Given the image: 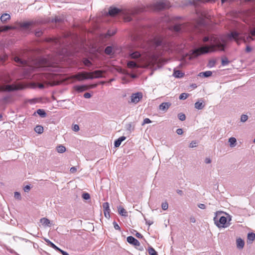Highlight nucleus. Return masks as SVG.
I'll return each mask as SVG.
<instances>
[{
	"label": "nucleus",
	"mask_w": 255,
	"mask_h": 255,
	"mask_svg": "<svg viewBox=\"0 0 255 255\" xmlns=\"http://www.w3.org/2000/svg\"><path fill=\"white\" fill-rule=\"evenodd\" d=\"M14 60L18 66L23 67L24 78H32L34 75L31 74L34 72L38 75L34 78L42 82V83H38L37 85L40 89L44 87V84L46 83L47 80L53 78L54 74L53 73L57 71L58 69L57 63L52 62L45 58L25 60L16 56L14 57Z\"/></svg>",
	"instance_id": "nucleus-1"
},
{
	"label": "nucleus",
	"mask_w": 255,
	"mask_h": 255,
	"mask_svg": "<svg viewBox=\"0 0 255 255\" xmlns=\"http://www.w3.org/2000/svg\"><path fill=\"white\" fill-rule=\"evenodd\" d=\"M133 39L135 46L141 48L142 51L131 52L129 56L131 59H138L144 53L146 54L147 56H152L156 53V48L163 47V39L161 36H156L149 41H145L137 35L134 36Z\"/></svg>",
	"instance_id": "nucleus-2"
},
{
	"label": "nucleus",
	"mask_w": 255,
	"mask_h": 255,
	"mask_svg": "<svg viewBox=\"0 0 255 255\" xmlns=\"http://www.w3.org/2000/svg\"><path fill=\"white\" fill-rule=\"evenodd\" d=\"M244 21L250 26L248 32L233 31L227 35L229 40H234L239 44L241 40L250 42L255 39V11L249 10L244 16Z\"/></svg>",
	"instance_id": "nucleus-3"
},
{
	"label": "nucleus",
	"mask_w": 255,
	"mask_h": 255,
	"mask_svg": "<svg viewBox=\"0 0 255 255\" xmlns=\"http://www.w3.org/2000/svg\"><path fill=\"white\" fill-rule=\"evenodd\" d=\"M203 41L204 42H209V45H204L194 49L192 53V56L197 57L201 54L214 51L216 49L224 51L227 43L226 39L215 36H206L204 37Z\"/></svg>",
	"instance_id": "nucleus-4"
},
{
	"label": "nucleus",
	"mask_w": 255,
	"mask_h": 255,
	"mask_svg": "<svg viewBox=\"0 0 255 255\" xmlns=\"http://www.w3.org/2000/svg\"><path fill=\"white\" fill-rule=\"evenodd\" d=\"M136 11L134 9H128L121 10L118 8L111 7L109 10V14L114 16L117 14H121L123 16L124 20L126 21H130L132 19V16L136 13Z\"/></svg>",
	"instance_id": "nucleus-5"
},
{
	"label": "nucleus",
	"mask_w": 255,
	"mask_h": 255,
	"mask_svg": "<svg viewBox=\"0 0 255 255\" xmlns=\"http://www.w3.org/2000/svg\"><path fill=\"white\" fill-rule=\"evenodd\" d=\"M11 81V78L8 76H5L4 77H0V82L2 84H6L10 82ZM19 88L14 85H0V91H7L10 92L18 89Z\"/></svg>",
	"instance_id": "nucleus-6"
},
{
	"label": "nucleus",
	"mask_w": 255,
	"mask_h": 255,
	"mask_svg": "<svg viewBox=\"0 0 255 255\" xmlns=\"http://www.w3.org/2000/svg\"><path fill=\"white\" fill-rule=\"evenodd\" d=\"M218 213H222L221 212H217L215 213V217H214L213 220L214 221L215 224L218 227V228H225L227 226H225V224L227 223V219L226 217L224 216H222L220 218L219 220L217 218V215Z\"/></svg>",
	"instance_id": "nucleus-7"
},
{
	"label": "nucleus",
	"mask_w": 255,
	"mask_h": 255,
	"mask_svg": "<svg viewBox=\"0 0 255 255\" xmlns=\"http://www.w3.org/2000/svg\"><path fill=\"white\" fill-rule=\"evenodd\" d=\"M154 9L160 10L168 7L167 1H158L153 4Z\"/></svg>",
	"instance_id": "nucleus-8"
},
{
	"label": "nucleus",
	"mask_w": 255,
	"mask_h": 255,
	"mask_svg": "<svg viewBox=\"0 0 255 255\" xmlns=\"http://www.w3.org/2000/svg\"><path fill=\"white\" fill-rule=\"evenodd\" d=\"M173 30L176 32L180 33L187 31L188 28L185 24H176L173 26Z\"/></svg>",
	"instance_id": "nucleus-9"
},
{
	"label": "nucleus",
	"mask_w": 255,
	"mask_h": 255,
	"mask_svg": "<svg viewBox=\"0 0 255 255\" xmlns=\"http://www.w3.org/2000/svg\"><path fill=\"white\" fill-rule=\"evenodd\" d=\"M90 73L86 72H80L73 76V78L78 80H84L90 79Z\"/></svg>",
	"instance_id": "nucleus-10"
},
{
	"label": "nucleus",
	"mask_w": 255,
	"mask_h": 255,
	"mask_svg": "<svg viewBox=\"0 0 255 255\" xmlns=\"http://www.w3.org/2000/svg\"><path fill=\"white\" fill-rule=\"evenodd\" d=\"M105 73V71L102 70H96L93 72H90V79L94 78H100L103 77V74Z\"/></svg>",
	"instance_id": "nucleus-11"
},
{
	"label": "nucleus",
	"mask_w": 255,
	"mask_h": 255,
	"mask_svg": "<svg viewBox=\"0 0 255 255\" xmlns=\"http://www.w3.org/2000/svg\"><path fill=\"white\" fill-rule=\"evenodd\" d=\"M142 98V94L140 92H137L132 94L130 96L131 102L136 104Z\"/></svg>",
	"instance_id": "nucleus-12"
},
{
	"label": "nucleus",
	"mask_w": 255,
	"mask_h": 255,
	"mask_svg": "<svg viewBox=\"0 0 255 255\" xmlns=\"http://www.w3.org/2000/svg\"><path fill=\"white\" fill-rule=\"evenodd\" d=\"M127 242L132 245L135 246L140 247V244L139 241L132 236H128L127 239Z\"/></svg>",
	"instance_id": "nucleus-13"
},
{
	"label": "nucleus",
	"mask_w": 255,
	"mask_h": 255,
	"mask_svg": "<svg viewBox=\"0 0 255 255\" xmlns=\"http://www.w3.org/2000/svg\"><path fill=\"white\" fill-rule=\"evenodd\" d=\"M103 207L104 208V212L105 214V216L107 218H109L110 217V209L109 207V204L108 202H105L103 204Z\"/></svg>",
	"instance_id": "nucleus-14"
},
{
	"label": "nucleus",
	"mask_w": 255,
	"mask_h": 255,
	"mask_svg": "<svg viewBox=\"0 0 255 255\" xmlns=\"http://www.w3.org/2000/svg\"><path fill=\"white\" fill-rule=\"evenodd\" d=\"M171 104L170 103H162L159 105V109L161 111H166L168 110Z\"/></svg>",
	"instance_id": "nucleus-15"
},
{
	"label": "nucleus",
	"mask_w": 255,
	"mask_h": 255,
	"mask_svg": "<svg viewBox=\"0 0 255 255\" xmlns=\"http://www.w3.org/2000/svg\"><path fill=\"white\" fill-rule=\"evenodd\" d=\"M205 105L203 104V100L201 99L195 104V108L198 110H202L204 108Z\"/></svg>",
	"instance_id": "nucleus-16"
},
{
	"label": "nucleus",
	"mask_w": 255,
	"mask_h": 255,
	"mask_svg": "<svg viewBox=\"0 0 255 255\" xmlns=\"http://www.w3.org/2000/svg\"><path fill=\"white\" fill-rule=\"evenodd\" d=\"M127 66L128 68L131 69H134L138 68V64L135 61H129L127 63Z\"/></svg>",
	"instance_id": "nucleus-17"
},
{
	"label": "nucleus",
	"mask_w": 255,
	"mask_h": 255,
	"mask_svg": "<svg viewBox=\"0 0 255 255\" xmlns=\"http://www.w3.org/2000/svg\"><path fill=\"white\" fill-rule=\"evenodd\" d=\"M237 248L239 249H242L244 248L245 245V242L241 238H239L237 239Z\"/></svg>",
	"instance_id": "nucleus-18"
},
{
	"label": "nucleus",
	"mask_w": 255,
	"mask_h": 255,
	"mask_svg": "<svg viewBox=\"0 0 255 255\" xmlns=\"http://www.w3.org/2000/svg\"><path fill=\"white\" fill-rule=\"evenodd\" d=\"M10 18V16L8 13H3L0 16V20L2 23H4L9 20Z\"/></svg>",
	"instance_id": "nucleus-19"
},
{
	"label": "nucleus",
	"mask_w": 255,
	"mask_h": 255,
	"mask_svg": "<svg viewBox=\"0 0 255 255\" xmlns=\"http://www.w3.org/2000/svg\"><path fill=\"white\" fill-rule=\"evenodd\" d=\"M118 212L119 213L123 216L127 217L128 216V212L123 207L121 206H119L118 207Z\"/></svg>",
	"instance_id": "nucleus-20"
},
{
	"label": "nucleus",
	"mask_w": 255,
	"mask_h": 255,
	"mask_svg": "<svg viewBox=\"0 0 255 255\" xmlns=\"http://www.w3.org/2000/svg\"><path fill=\"white\" fill-rule=\"evenodd\" d=\"M212 74V72L210 71H207L205 72H201L199 74L198 76L200 77H209Z\"/></svg>",
	"instance_id": "nucleus-21"
},
{
	"label": "nucleus",
	"mask_w": 255,
	"mask_h": 255,
	"mask_svg": "<svg viewBox=\"0 0 255 255\" xmlns=\"http://www.w3.org/2000/svg\"><path fill=\"white\" fill-rule=\"evenodd\" d=\"M40 222L43 225H44L46 226H50V222L47 218H43L41 219Z\"/></svg>",
	"instance_id": "nucleus-22"
},
{
	"label": "nucleus",
	"mask_w": 255,
	"mask_h": 255,
	"mask_svg": "<svg viewBox=\"0 0 255 255\" xmlns=\"http://www.w3.org/2000/svg\"><path fill=\"white\" fill-rule=\"evenodd\" d=\"M13 27L9 25H4L0 26V32L6 31L10 29H13Z\"/></svg>",
	"instance_id": "nucleus-23"
},
{
	"label": "nucleus",
	"mask_w": 255,
	"mask_h": 255,
	"mask_svg": "<svg viewBox=\"0 0 255 255\" xmlns=\"http://www.w3.org/2000/svg\"><path fill=\"white\" fill-rule=\"evenodd\" d=\"M46 242L48 244V245L50 246L51 248L55 250L56 251H58L59 250V248L57 247L54 244L51 242L49 240H45Z\"/></svg>",
	"instance_id": "nucleus-24"
},
{
	"label": "nucleus",
	"mask_w": 255,
	"mask_h": 255,
	"mask_svg": "<svg viewBox=\"0 0 255 255\" xmlns=\"http://www.w3.org/2000/svg\"><path fill=\"white\" fill-rule=\"evenodd\" d=\"M173 76L176 78H181L183 76V73H182L179 70H174Z\"/></svg>",
	"instance_id": "nucleus-25"
},
{
	"label": "nucleus",
	"mask_w": 255,
	"mask_h": 255,
	"mask_svg": "<svg viewBox=\"0 0 255 255\" xmlns=\"http://www.w3.org/2000/svg\"><path fill=\"white\" fill-rule=\"evenodd\" d=\"M34 130L36 132L41 134L43 132V128L41 126H37L34 128Z\"/></svg>",
	"instance_id": "nucleus-26"
},
{
	"label": "nucleus",
	"mask_w": 255,
	"mask_h": 255,
	"mask_svg": "<svg viewBox=\"0 0 255 255\" xmlns=\"http://www.w3.org/2000/svg\"><path fill=\"white\" fill-rule=\"evenodd\" d=\"M236 142L237 140L236 138L234 137H231L229 139V142L230 143V145L231 147H234Z\"/></svg>",
	"instance_id": "nucleus-27"
},
{
	"label": "nucleus",
	"mask_w": 255,
	"mask_h": 255,
	"mask_svg": "<svg viewBox=\"0 0 255 255\" xmlns=\"http://www.w3.org/2000/svg\"><path fill=\"white\" fill-rule=\"evenodd\" d=\"M64 20V18L62 16H56L54 19L52 20V22H54L55 23L62 22Z\"/></svg>",
	"instance_id": "nucleus-28"
},
{
	"label": "nucleus",
	"mask_w": 255,
	"mask_h": 255,
	"mask_svg": "<svg viewBox=\"0 0 255 255\" xmlns=\"http://www.w3.org/2000/svg\"><path fill=\"white\" fill-rule=\"evenodd\" d=\"M57 150L58 152L62 153L65 151L66 148L64 146L60 145H59L58 146H57Z\"/></svg>",
	"instance_id": "nucleus-29"
},
{
	"label": "nucleus",
	"mask_w": 255,
	"mask_h": 255,
	"mask_svg": "<svg viewBox=\"0 0 255 255\" xmlns=\"http://www.w3.org/2000/svg\"><path fill=\"white\" fill-rule=\"evenodd\" d=\"M255 239V234L254 233H250L248 235V240L253 242Z\"/></svg>",
	"instance_id": "nucleus-30"
},
{
	"label": "nucleus",
	"mask_w": 255,
	"mask_h": 255,
	"mask_svg": "<svg viewBox=\"0 0 255 255\" xmlns=\"http://www.w3.org/2000/svg\"><path fill=\"white\" fill-rule=\"evenodd\" d=\"M37 113L42 118L45 117L46 115L45 112L43 109H38L37 111Z\"/></svg>",
	"instance_id": "nucleus-31"
},
{
	"label": "nucleus",
	"mask_w": 255,
	"mask_h": 255,
	"mask_svg": "<svg viewBox=\"0 0 255 255\" xmlns=\"http://www.w3.org/2000/svg\"><path fill=\"white\" fill-rule=\"evenodd\" d=\"M148 253L150 255H158L157 252L151 247L148 248Z\"/></svg>",
	"instance_id": "nucleus-32"
},
{
	"label": "nucleus",
	"mask_w": 255,
	"mask_h": 255,
	"mask_svg": "<svg viewBox=\"0 0 255 255\" xmlns=\"http://www.w3.org/2000/svg\"><path fill=\"white\" fill-rule=\"evenodd\" d=\"M113 48L111 46H107L105 50V52L108 55H111L112 53Z\"/></svg>",
	"instance_id": "nucleus-33"
},
{
	"label": "nucleus",
	"mask_w": 255,
	"mask_h": 255,
	"mask_svg": "<svg viewBox=\"0 0 255 255\" xmlns=\"http://www.w3.org/2000/svg\"><path fill=\"white\" fill-rule=\"evenodd\" d=\"M200 2H201L200 0H190V3L191 4L194 5L195 6H197L199 4Z\"/></svg>",
	"instance_id": "nucleus-34"
},
{
	"label": "nucleus",
	"mask_w": 255,
	"mask_h": 255,
	"mask_svg": "<svg viewBox=\"0 0 255 255\" xmlns=\"http://www.w3.org/2000/svg\"><path fill=\"white\" fill-rule=\"evenodd\" d=\"M188 96H189V94L187 93H182L179 96V99L180 100H185L188 98Z\"/></svg>",
	"instance_id": "nucleus-35"
},
{
	"label": "nucleus",
	"mask_w": 255,
	"mask_h": 255,
	"mask_svg": "<svg viewBox=\"0 0 255 255\" xmlns=\"http://www.w3.org/2000/svg\"><path fill=\"white\" fill-rule=\"evenodd\" d=\"M216 64V61L215 60H210L208 64V66L210 68H212L215 66Z\"/></svg>",
	"instance_id": "nucleus-36"
},
{
	"label": "nucleus",
	"mask_w": 255,
	"mask_h": 255,
	"mask_svg": "<svg viewBox=\"0 0 255 255\" xmlns=\"http://www.w3.org/2000/svg\"><path fill=\"white\" fill-rule=\"evenodd\" d=\"M126 129L127 130L131 132L132 131L134 130V128L132 127L131 124L129 123L126 125Z\"/></svg>",
	"instance_id": "nucleus-37"
},
{
	"label": "nucleus",
	"mask_w": 255,
	"mask_h": 255,
	"mask_svg": "<svg viewBox=\"0 0 255 255\" xmlns=\"http://www.w3.org/2000/svg\"><path fill=\"white\" fill-rule=\"evenodd\" d=\"M178 117L179 119L181 121H183L185 120V119H186L185 115L184 114H182L181 113L178 114Z\"/></svg>",
	"instance_id": "nucleus-38"
},
{
	"label": "nucleus",
	"mask_w": 255,
	"mask_h": 255,
	"mask_svg": "<svg viewBox=\"0 0 255 255\" xmlns=\"http://www.w3.org/2000/svg\"><path fill=\"white\" fill-rule=\"evenodd\" d=\"M83 63L86 66H90L92 65L91 62L88 59H84L83 60Z\"/></svg>",
	"instance_id": "nucleus-39"
},
{
	"label": "nucleus",
	"mask_w": 255,
	"mask_h": 255,
	"mask_svg": "<svg viewBox=\"0 0 255 255\" xmlns=\"http://www.w3.org/2000/svg\"><path fill=\"white\" fill-rule=\"evenodd\" d=\"M82 197L85 200H88L90 198V194L88 193H83Z\"/></svg>",
	"instance_id": "nucleus-40"
},
{
	"label": "nucleus",
	"mask_w": 255,
	"mask_h": 255,
	"mask_svg": "<svg viewBox=\"0 0 255 255\" xmlns=\"http://www.w3.org/2000/svg\"><path fill=\"white\" fill-rule=\"evenodd\" d=\"M162 209L163 210H166L168 208V204L166 202H163L161 204Z\"/></svg>",
	"instance_id": "nucleus-41"
},
{
	"label": "nucleus",
	"mask_w": 255,
	"mask_h": 255,
	"mask_svg": "<svg viewBox=\"0 0 255 255\" xmlns=\"http://www.w3.org/2000/svg\"><path fill=\"white\" fill-rule=\"evenodd\" d=\"M248 119V117L247 115H242L241 117V121L242 122H246Z\"/></svg>",
	"instance_id": "nucleus-42"
},
{
	"label": "nucleus",
	"mask_w": 255,
	"mask_h": 255,
	"mask_svg": "<svg viewBox=\"0 0 255 255\" xmlns=\"http://www.w3.org/2000/svg\"><path fill=\"white\" fill-rule=\"evenodd\" d=\"M7 58V56L6 55H3L2 56L0 57V65L2 64Z\"/></svg>",
	"instance_id": "nucleus-43"
},
{
	"label": "nucleus",
	"mask_w": 255,
	"mask_h": 255,
	"mask_svg": "<svg viewBox=\"0 0 255 255\" xmlns=\"http://www.w3.org/2000/svg\"><path fill=\"white\" fill-rule=\"evenodd\" d=\"M121 143H122V142L118 138L114 142V146H115V147H118L120 146V145H121Z\"/></svg>",
	"instance_id": "nucleus-44"
},
{
	"label": "nucleus",
	"mask_w": 255,
	"mask_h": 255,
	"mask_svg": "<svg viewBox=\"0 0 255 255\" xmlns=\"http://www.w3.org/2000/svg\"><path fill=\"white\" fill-rule=\"evenodd\" d=\"M116 31L114 30H109L107 32V35L111 36L114 35L116 33Z\"/></svg>",
	"instance_id": "nucleus-45"
},
{
	"label": "nucleus",
	"mask_w": 255,
	"mask_h": 255,
	"mask_svg": "<svg viewBox=\"0 0 255 255\" xmlns=\"http://www.w3.org/2000/svg\"><path fill=\"white\" fill-rule=\"evenodd\" d=\"M229 63V60L227 58L222 59V64L223 66L227 65Z\"/></svg>",
	"instance_id": "nucleus-46"
},
{
	"label": "nucleus",
	"mask_w": 255,
	"mask_h": 255,
	"mask_svg": "<svg viewBox=\"0 0 255 255\" xmlns=\"http://www.w3.org/2000/svg\"><path fill=\"white\" fill-rule=\"evenodd\" d=\"M197 145V142L196 141H192L189 145V147L193 148L196 147Z\"/></svg>",
	"instance_id": "nucleus-47"
},
{
	"label": "nucleus",
	"mask_w": 255,
	"mask_h": 255,
	"mask_svg": "<svg viewBox=\"0 0 255 255\" xmlns=\"http://www.w3.org/2000/svg\"><path fill=\"white\" fill-rule=\"evenodd\" d=\"M151 120L148 118H145L144 119L143 123L142 124V126H143L145 124H149L151 123Z\"/></svg>",
	"instance_id": "nucleus-48"
},
{
	"label": "nucleus",
	"mask_w": 255,
	"mask_h": 255,
	"mask_svg": "<svg viewBox=\"0 0 255 255\" xmlns=\"http://www.w3.org/2000/svg\"><path fill=\"white\" fill-rule=\"evenodd\" d=\"M14 198L15 199H17L18 200H20L21 199V195L20 194V193L18 192H15L14 193Z\"/></svg>",
	"instance_id": "nucleus-49"
},
{
	"label": "nucleus",
	"mask_w": 255,
	"mask_h": 255,
	"mask_svg": "<svg viewBox=\"0 0 255 255\" xmlns=\"http://www.w3.org/2000/svg\"><path fill=\"white\" fill-rule=\"evenodd\" d=\"M113 225L114 227V228L117 230H120V227L119 226V225L117 224V223L115 221L113 222Z\"/></svg>",
	"instance_id": "nucleus-50"
},
{
	"label": "nucleus",
	"mask_w": 255,
	"mask_h": 255,
	"mask_svg": "<svg viewBox=\"0 0 255 255\" xmlns=\"http://www.w3.org/2000/svg\"><path fill=\"white\" fill-rule=\"evenodd\" d=\"M31 25L30 22H24L22 24V26L24 28H28Z\"/></svg>",
	"instance_id": "nucleus-51"
},
{
	"label": "nucleus",
	"mask_w": 255,
	"mask_h": 255,
	"mask_svg": "<svg viewBox=\"0 0 255 255\" xmlns=\"http://www.w3.org/2000/svg\"><path fill=\"white\" fill-rule=\"evenodd\" d=\"M77 90L82 92L86 90V87L85 86H79L77 87Z\"/></svg>",
	"instance_id": "nucleus-52"
},
{
	"label": "nucleus",
	"mask_w": 255,
	"mask_h": 255,
	"mask_svg": "<svg viewBox=\"0 0 255 255\" xmlns=\"http://www.w3.org/2000/svg\"><path fill=\"white\" fill-rule=\"evenodd\" d=\"M57 251L59 252L62 255H69L68 253L64 251L59 248V250Z\"/></svg>",
	"instance_id": "nucleus-53"
},
{
	"label": "nucleus",
	"mask_w": 255,
	"mask_h": 255,
	"mask_svg": "<svg viewBox=\"0 0 255 255\" xmlns=\"http://www.w3.org/2000/svg\"><path fill=\"white\" fill-rule=\"evenodd\" d=\"M73 130L75 131H78L79 130V127L78 125H75L73 128Z\"/></svg>",
	"instance_id": "nucleus-54"
},
{
	"label": "nucleus",
	"mask_w": 255,
	"mask_h": 255,
	"mask_svg": "<svg viewBox=\"0 0 255 255\" xmlns=\"http://www.w3.org/2000/svg\"><path fill=\"white\" fill-rule=\"evenodd\" d=\"M30 189V187L29 185H26L24 187V191L25 192H28Z\"/></svg>",
	"instance_id": "nucleus-55"
},
{
	"label": "nucleus",
	"mask_w": 255,
	"mask_h": 255,
	"mask_svg": "<svg viewBox=\"0 0 255 255\" xmlns=\"http://www.w3.org/2000/svg\"><path fill=\"white\" fill-rule=\"evenodd\" d=\"M6 249L8 252H9V253H10L11 254L15 253V252L13 249L10 248L9 247H6Z\"/></svg>",
	"instance_id": "nucleus-56"
},
{
	"label": "nucleus",
	"mask_w": 255,
	"mask_h": 255,
	"mask_svg": "<svg viewBox=\"0 0 255 255\" xmlns=\"http://www.w3.org/2000/svg\"><path fill=\"white\" fill-rule=\"evenodd\" d=\"M134 231L136 232V234H135V235L137 238L140 239V238H143V236L141 234H140L138 232H137L136 231Z\"/></svg>",
	"instance_id": "nucleus-57"
},
{
	"label": "nucleus",
	"mask_w": 255,
	"mask_h": 255,
	"mask_svg": "<svg viewBox=\"0 0 255 255\" xmlns=\"http://www.w3.org/2000/svg\"><path fill=\"white\" fill-rule=\"evenodd\" d=\"M198 207L202 209H205L206 208V206L204 204H199L198 205Z\"/></svg>",
	"instance_id": "nucleus-58"
},
{
	"label": "nucleus",
	"mask_w": 255,
	"mask_h": 255,
	"mask_svg": "<svg viewBox=\"0 0 255 255\" xmlns=\"http://www.w3.org/2000/svg\"><path fill=\"white\" fill-rule=\"evenodd\" d=\"M252 48L249 45H247L246 46V51L248 53L249 52H250L251 51H252Z\"/></svg>",
	"instance_id": "nucleus-59"
},
{
	"label": "nucleus",
	"mask_w": 255,
	"mask_h": 255,
	"mask_svg": "<svg viewBox=\"0 0 255 255\" xmlns=\"http://www.w3.org/2000/svg\"><path fill=\"white\" fill-rule=\"evenodd\" d=\"M91 97V95L89 93H85L84 94V97L85 98H90Z\"/></svg>",
	"instance_id": "nucleus-60"
},
{
	"label": "nucleus",
	"mask_w": 255,
	"mask_h": 255,
	"mask_svg": "<svg viewBox=\"0 0 255 255\" xmlns=\"http://www.w3.org/2000/svg\"><path fill=\"white\" fill-rule=\"evenodd\" d=\"M176 133L179 134V135H181L183 133V130L181 128H178L177 130H176Z\"/></svg>",
	"instance_id": "nucleus-61"
},
{
	"label": "nucleus",
	"mask_w": 255,
	"mask_h": 255,
	"mask_svg": "<svg viewBox=\"0 0 255 255\" xmlns=\"http://www.w3.org/2000/svg\"><path fill=\"white\" fill-rule=\"evenodd\" d=\"M42 34V32L41 31H36L35 32V35L37 37H39Z\"/></svg>",
	"instance_id": "nucleus-62"
},
{
	"label": "nucleus",
	"mask_w": 255,
	"mask_h": 255,
	"mask_svg": "<svg viewBox=\"0 0 255 255\" xmlns=\"http://www.w3.org/2000/svg\"><path fill=\"white\" fill-rule=\"evenodd\" d=\"M76 170H77V168L75 167H72L70 170V171L71 173H74L76 171Z\"/></svg>",
	"instance_id": "nucleus-63"
},
{
	"label": "nucleus",
	"mask_w": 255,
	"mask_h": 255,
	"mask_svg": "<svg viewBox=\"0 0 255 255\" xmlns=\"http://www.w3.org/2000/svg\"><path fill=\"white\" fill-rule=\"evenodd\" d=\"M205 162L206 164H209L211 162V160L210 159V158H206L205 160Z\"/></svg>",
	"instance_id": "nucleus-64"
}]
</instances>
